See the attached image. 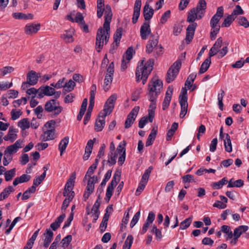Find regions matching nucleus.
<instances>
[{"label": "nucleus", "mask_w": 249, "mask_h": 249, "mask_svg": "<svg viewBox=\"0 0 249 249\" xmlns=\"http://www.w3.org/2000/svg\"><path fill=\"white\" fill-rule=\"evenodd\" d=\"M144 60L142 59L139 62V64L136 70V79L137 82L142 80L143 85H144L147 81L149 75L150 74L153 69L154 59H149L144 64Z\"/></svg>", "instance_id": "obj_1"}, {"label": "nucleus", "mask_w": 249, "mask_h": 249, "mask_svg": "<svg viewBox=\"0 0 249 249\" xmlns=\"http://www.w3.org/2000/svg\"><path fill=\"white\" fill-rule=\"evenodd\" d=\"M202 18L201 15L198 14L194 8H192L188 14L187 21L189 23H192L188 25L186 29V35L185 37V41L187 44L190 43L192 41L196 29L197 27V24L194 22L197 19H200Z\"/></svg>", "instance_id": "obj_2"}, {"label": "nucleus", "mask_w": 249, "mask_h": 249, "mask_svg": "<svg viewBox=\"0 0 249 249\" xmlns=\"http://www.w3.org/2000/svg\"><path fill=\"white\" fill-rule=\"evenodd\" d=\"M163 88L162 81L160 79L151 80L148 84V99L150 102H156L157 98Z\"/></svg>", "instance_id": "obj_3"}, {"label": "nucleus", "mask_w": 249, "mask_h": 249, "mask_svg": "<svg viewBox=\"0 0 249 249\" xmlns=\"http://www.w3.org/2000/svg\"><path fill=\"white\" fill-rule=\"evenodd\" d=\"M105 30L102 27H100L97 31L96 37V46H97V51L99 53L101 49H102L104 45V40H105V44H107L109 38V29L104 28Z\"/></svg>", "instance_id": "obj_4"}, {"label": "nucleus", "mask_w": 249, "mask_h": 249, "mask_svg": "<svg viewBox=\"0 0 249 249\" xmlns=\"http://www.w3.org/2000/svg\"><path fill=\"white\" fill-rule=\"evenodd\" d=\"M181 66V62L178 60L170 67L166 76L165 80L167 83H170L175 80L179 72Z\"/></svg>", "instance_id": "obj_5"}, {"label": "nucleus", "mask_w": 249, "mask_h": 249, "mask_svg": "<svg viewBox=\"0 0 249 249\" xmlns=\"http://www.w3.org/2000/svg\"><path fill=\"white\" fill-rule=\"evenodd\" d=\"M187 100V90L186 88H182L179 96V103L181 107L180 118L184 117L187 113L188 108Z\"/></svg>", "instance_id": "obj_6"}, {"label": "nucleus", "mask_w": 249, "mask_h": 249, "mask_svg": "<svg viewBox=\"0 0 249 249\" xmlns=\"http://www.w3.org/2000/svg\"><path fill=\"white\" fill-rule=\"evenodd\" d=\"M121 174L116 172L113 177L111 182L108 184L105 199L108 202L111 197L114 187L117 185L120 180Z\"/></svg>", "instance_id": "obj_7"}, {"label": "nucleus", "mask_w": 249, "mask_h": 249, "mask_svg": "<svg viewBox=\"0 0 249 249\" xmlns=\"http://www.w3.org/2000/svg\"><path fill=\"white\" fill-rule=\"evenodd\" d=\"M58 105V103H56L55 100H50L46 103L45 109L47 112H53L54 115H58L62 110V107Z\"/></svg>", "instance_id": "obj_8"}, {"label": "nucleus", "mask_w": 249, "mask_h": 249, "mask_svg": "<svg viewBox=\"0 0 249 249\" xmlns=\"http://www.w3.org/2000/svg\"><path fill=\"white\" fill-rule=\"evenodd\" d=\"M43 134L42 135V140L47 141L53 140L55 138V129L53 125H44Z\"/></svg>", "instance_id": "obj_9"}, {"label": "nucleus", "mask_w": 249, "mask_h": 249, "mask_svg": "<svg viewBox=\"0 0 249 249\" xmlns=\"http://www.w3.org/2000/svg\"><path fill=\"white\" fill-rule=\"evenodd\" d=\"M159 36L154 35L150 36V39L148 41L146 45V53H151L159 45Z\"/></svg>", "instance_id": "obj_10"}, {"label": "nucleus", "mask_w": 249, "mask_h": 249, "mask_svg": "<svg viewBox=\"0 0 249 249\" xmlns=\"http://www.w3.org/2000/svg\"><path fill=\"white\" fill-rule=\"evenodd\" d=\"M140 36L142 39L146 40L149 36H151V31L149 22H145L140 28Z\"/></svg>", "instance_id": "obj_11"}, {"label": "nucleus", "mask_w": 249, "mask_h": 249, "mask_svg": "<svg viewBox=\"0 0 249 249\" xmlns=\"http://www.w3.org/2000/svg\"><path fill=\"white\" fill-rule=\"evenodd\" d=\"M123 28L120 27L117 29L113 36L114 43L112 44L111 48L110 49L109 52L111 53H113V50L116 49L120 43V40L122 36Z\"/></svg>", "instance_id": "obj_12"}, {"label": "nucleus", "mask_w": 249, "mask_h": 249, "mask_svg": "<svg viewBox=\"0 0 249 249\" xmlns=\"http://www.w3.org/2000/svg\"><path fill=\"white\" fill-rule=\"evenodd\" d=\"M105 8L106 10H105L104 16L105 21L103 24V27L109 29V24L111 21L112 13L111 7L109 5H106Z\"/></svg>", "instance_id": "obj_13"}, {"label": "nucleus", "mask_w": 249, "mask_h": 249, "mask_svg": "<svg viewBox=\"0 0 249 249\" xmlns=\"http://www.w3.org/2000/svg\"><path fill=\"white\" fill-rule=\"evenodd\" d=\"M173 90L174 88L172 86H170L168 87L167 90L165 93V96L162 103L163 110H165L168 107L172 98Z\"/></svg>", "instance_id": "obj_14"}, {"label": "nucleus", "mask_w": 249, "mask_h": 249, "mask_svg": "<svg viewBox=\"0 0 249 249\" xmlns=\"http://www.w3.org/2000/svg\"><path fill=\"white\" fill-rule=\"evenodd\" d=\"M40 28V24H27L24 28V31L26 34L32 35L36 34Z\"/></svg>", "instance_id": "obj_15"}, {"label": "nucleus", "mask_w": 249, "mask_h": 249, "mask_svg": "<svg viewBox=\"0 0 249 249\" xmlns=\"http://www.w3.org/2000/svg\"><path fill=\"white\" fill-rule=\"evenodd\" d=\"M112 112V111L109 109V107H107L105 106H104V109L99 112L98 114V117L96 120V122L95 123V124H97V121L100 123V124H105L106 123L105 121V118L107 115H109Z\"/></svg>", "instance_id": "obj_16"}, {"label": "nucleus", "mask_w": 249, "mask_h": 249, "mask_svg": "<svg viewBox=\"0 0 249 249\" xmlns=\"http://www.w3.org/2000/svg\"><path fill=\"white\" fill-rule=\"evenodd\" d=\"M140 107L139 106L135 107L127 115V118L125 120L124 124H133L135 118L139 111Z\"/></svg>", "instance_id": "obj_17"}, {"label": "nucleus", "mask_w": 249, "mask_h": 249, "mask_svg": "<svg viewBox=\"0 0 249 249\" xmlns=\"http://www.w3.org/2000/svg\"><path fill=\"white\" fill-rule=\"evenodd\" d=\"M154 10L149 6L147 2L145 3L143 9V14L145 20H149L154 15Z\"/></svg>", "instance_id": "obj_18"}, {"label": "nucleus", "mask_w": 249, "mask_h": 249, "mask_svg": "<svg viewBox=\"0 0 249 249\" xmlns=\"http://www.w3.org/2000/svg\"><path fill=\"white\" fill-rule=\"evenodd\" d=\"M18 132V129L14 128L13 126L10 127L8 134L4 137L5 141H10L13 142L17 138V133Z\"/></svg>", "instance_id": "obj_19"}, {"label": "nucleus", "mask_w": 249, "mask_h": 249, "mask_svg": "<svg viewBox=\"0 0 249 249\" xmlns=\"http://www.w3.org/2000/svg\"><path fill=\"white\" fill-rule=\"evenodd\" d=\"M44 236L45 239H44L43 246L45 248H47L53 239V233L50 229H47L44 233Z\"/></svg>", "instance_id": "obj_20"}, {"label": "nucleus", "mask_w": 249, "mask_h": 249, "mask_svg": "<svg viewBox=\"0 0 249 249\" xmlns=\"http://www.w3.org/2000/svg\"><path fill=\"white\" fill-rule=\"evenodd\" d=\"M207 8V3L205 0H199L197 6L194 8L196 13L202 16L203 17Z\"/></svg>", "instance_id": "obj_21"}, {"label": "nucleus", "mask_w": 249, "mask_h": 249, "mask_svg": "<svg viewBox=\"0 0 249 249\" xmlns=\"http://www.w3.org/2000/svg\"><path fill=\"white\" fill-rule=\"evenodd\" d=\"M27 80L30 83L31 86H34L37 84L38 80V76L36 72L34 71H30L27 75Z\"/></svg>", "instance_id": "obj_22"}, {"label": "nucleus", "mask_w": 249, "mask_h": 249, "mask_svg": "<svg viewBox=\"0 0 249 249\" xmlns=\"http://www.w3.org/2000/svg\"><path fill=\"white\" fill-rule=\"evenodd\" d=\"M155 114L152 111L148 112V115L142 117L139 121L138 124H145L147 123L153 122Z\"/></svg>", "instance_id": "obj_23"}, {"label": "nucleus", "mask_w": 249, "mask_h": 249, "mask_svg": "<svg viewBox=\"0 0 249 249\" xmlns=\"http://www.w3.org/2000/svg\"><path fill=\"white\" fill-rule=\"evenodd\" d=\"M158 132V127L154 126L151 130L150 134L149 135L146 141L145 145L149 146L152 145L156 137Z\"/></svg>", "instance_id": "obj_24"}, {"label": "nucleus", "mask_w": 249, "mask_h": 249, "mask_svg": "<svg viewBox=\"0 0 249 249\" xmlns=\"http://www.w3.org/2000/svg\"><path fill=\"white\" fill-rule=\"evenodd\" d=\"M117 98V95L114 93L112 94L107 100L106 103L104 105L107 107H109V109L113 111L114 108V104Z\"/></svg>", "instance_id": "obj_25"}, {"label": "nucleus", "mask_w": 249, "mask_h": 249, "mask_svg": "<svg viewBox=\"0 0 249 249\" xmlns=\"http://www.w3.org/2000/svg\"><path fill=\"white\" fill-rule=\"evenodd\" d=\"M97 182V176H94L92 177H90L88 180L86 191L92 193L94 190V184Z\"/></svg>", "instance_id": "obj_26"}, {"label": "nucleus", "mask_w": 249, "mask_h": 249, "mask_svg": "<svg viewBox=\"0 0 249 249\" xmlns=\"http://www.w3.org/2000/svg\"><path fill=\"white\" fill-rule=\"evenodd\" d=\"M69 142V137L68 136L65 137L63 139L61 140L59 144L58 148L60 152V155L62 156L65 151L67 145Z\"/></svg>", "instance_id": "obj_27"}, {"label": "nucleus", "mask_w": 249, "mask_h": 249, "mask_svg": "<svg viewBox=\"0 0 249 249\" xmlns=\"http://www.w3.org/2000/svg\"><path fill=\"white\" fill-rule=\"evenodd\" d=\"M113 78V76H111V75L106 74L103 85V89L105 91H107L109 89Z\"/></svg>", "instance_id": "obj_28"}, {"label": "nucleus", "mask_w": 249, "mask_h": 249, "mask_svg": "<svg viewBox=\"0 0 249 249\" xmlns=\"http://www.w3.org/2000/svg\"><path fill=\"white\" fill-rule=\"evenodd\" d=\"M244 182L242 179H239L234 181L233 178H231L229 181L227 187H242L244 185Z\"/></svg>", "instance_id": "obj_29"}, {"label": "nucleus", "mask_w": 249, "mask_h": 249, "mask_svg": "<svg viewBox=\"0 0 249 249\" xmlns=\"http://www.w3.org/2000/svg\"><path fill=\"white\" fill-rule=\"evenodd\" d=\"M14 191L15 189L12 186H9L4 188L3 191L0 194V201L8 197L9 195Z\"/></svg>", "instance_id": "obj_30"}, {"label": "nucleus", "mask_w": 249, "mask_h": 249, "mask_svg": "<svg viewBox=\"0 0 249 249\" xmlns=\"http://www.w3.org/2000/svg\"><path fill=\"white\" fill-rule=\"evenodd\" d=\"M110 214L107 213H107H105L101 223L100 225V230L102 233L104 232L107 228V221L109 219Z\"/></svg>", "instance_id": "obj_31"}, {"label": "nucleus", "mask_w": 249, "mask_h": 249, "mask_svg": "<svg viewBox=\"0 0 249 249\" xmlns=\"http://www.w3.org/2000/svg\"><path fill=\"white\" fill-rule=\"evenodd\" d=\"M13 16L16 19H32L34 17L32 14H25L22 13H14Z\"/></svg>", "instance_id": "obj_32"}, {"label": "nucleus", "mask_w": 249, "mask_h": 249, "mask_svg": "<svg viewBox=\"0 0 249 249\" xmlns=\"http://www.w3.org/2000/svg\"><path fill=\"white\" fill-rule=\"evenodd\" d=\"M249 229V227L246 225H241L239 226L238 227L236 228L233 231V235H235L239 238L240 237L241 235L243 233L247 231Z\"/></svg>", "instance_id": "obj_33"}, {"label": "nucleus", "mask_w": 249, "mask_h": 249, "mask_svg": "<svg viewBox=\"0 0 249 249\" xmlns=\"http://www.w3.org/2000/svg\"><path fill=\"white\" fill-rule=\"evenodd\" d=\"M211 64V59L210 58H207L201 64L198 73L201 74L205 72L209 69Z\"/></svg>", "instance_id": "obj_34"}, {"label": "nucleus", "mask_w": 249, "mask_h": 249, "mask_svg": "<svg viewBox=\"0 0 249 249\" xmlns=\"http://www.w3.org/2000/svg\"><path fill=\"white\" fill-rule=\"evenodd\" d=\"M16 169L15 168L8 171L6 170L4 173L5 181H9L11 180L16 176Z\"/></svg>", "instance_id": "obj_35"}, {"label": "nucleus", "mask_w": 249, "mask_h": 249, "mask_svg": "<svg viewBox=\"0 0 249 249\" xmlns=\"http://www.w3.org/2000/svg\"><path fill=\"white\" fill-rule=\"evenodd\" d=\"M153 170L152 166H149L145 171L143 175L142 176V178L140 182L142 183L147 184L150 174Z\"/></svg>", "instance_id": "obj_36"}, {"label": "nucleus", "mask_w": 249, "mask_h": 249, "mask_svg": "<svg viewBox=\"0 0 249 249\" xmlns=\"http://www.w3.org/2000/svg\"><path fill=\"white\" fill-rule=\"evenodd\" d=\"M225 150L230 153L232 151V145L230 139V136L228 134H226V140L224 141Z\"/></svg>", "instance_id": "obj_37"}, {"label": "nucleus", "mask_w": 249, "mask_h": 249, "mask_svg": "<svg viewBox=\"0 0 249 249\" xmlns=\"http://www.w3.org/2000/svg\"><path fill=\"white\" fill-rule=\"evenodd\" d=\"M178 125H171V127L168 129L166 136V141H169L172 139V136L178 129Z\"/></svg>", "instance_id": "obj_38"}, {"label": "nucleus", "mask_w": 249, "mask_h": 249, "mask_svg": "<svg viewBox=\"0 0 249 249\" xmlns=\"http://www.w3.org/2000/svg\"><path fill=\"white\" fill-rule=\"evenodd\" d=\"M235 17H233L231 15H229L226 18H225L223 22L221 27H228L232 22L234 20Z\"/></svg>", "instance_id": "obj_39"}, {"label": "nucleus", "mask_w": 249, "mask_h": 249, "mask_svg": "<svg viewBox=\"0 0 249 249\" xmlns=\"http://www.w3.org/2000/svg\"><path fill=\"white\" fill-rule=\"evenodd\" d=\"M151 232L156 235V238L157 240L160 241L162 238V235L161 231L158 229L157 226L155 225L152 226V229Z\"/></svg>", "instance_id": "obj_40"}, {"label": "nucleus", "mask_w": 249, "mask_h": 249, "mask_svg": "<svg viewBox=\"0 0 249 249\" xmlns=\"http://www.w3.org/2000/svg\"><path fill=\"white\" fill-rule=\"evenodd\" d=\"M192 221V217H189L182 221L180 224V230H185L191 225Z\"/></svg>", "instance_id": "obj_41"}, {"label": "nucleus", "mask_w": 249, "mask_h": 249, "mask_svg": "<svg viewBox=\"0 0 249 249\" xmlns=\"http://www.w3.org/2000/svg\"><path fill=\"white\" fill-rule=\"evenodd\" d=\"M133 237L129 235L126 238L124 244L123 246V249H130L133 243Z\"/></svg>", "instance_id": "obj_42"}, {"label": "nucleus", "mask_w": 249, "mask_h": 249, "mask_svg": "<svg viewBox=\"0 0 249 249\" xmlns=\"http://www.w3.org/2000/svg\"><path fill=\"white\" fill-rule=\"evenodd\" d=\"M75 86V83L72 80H70L68 82L66 83L64 85V90L67 92H70L72 90Z\"/></svg>", "instance_id": "obj_43"}, {"label": "nucleus", "mask_w": 249, "mask_h": 249, "mask_svg": "<svg viewBox=\"0 0 249 249\" xmlns=\"http://www.w3.org/2000/svg\"><path fill=\"white\" fill-rule=\"evenodd\" d=\"M238 23L245 28H247L249 27V22L245 17L240 16L237 18Z\"/></svg>", "instance_id": "obj_44"}, {"label": "nucleus", "mask_w": 249, "mask_h": 249, "mask_svg": "<svg viewBox=\"0 0 249 249\" xmlns=\"http://www.w3.org/2000/svg\"><path fill=\"white\" fill-rule=\"evenodd\" d=\"M72 239V236L70 234L68 235L64 238H63L61 242V243L62 244V247L64 248L67 247L69 245L70 243L71 242Z\"/></svg>", "instance_id": "obj_45"}, {"label": "nucleus", "mask_w": 249, "mask_h": 249, "mask_svg": "<svg viewBox=\"0 0 249 249\" xmlns=\"http://www.w3.org/2000/svg\"><path fill=\"white\" fill-rule=\"evenodd\" d=\"M134 50L132 47H129L125 52L123 58L126 59L128 61H129L132 58Z\"/></svg>", "instance_id": "obj_46"}, {"label": "nucleus", "mask_w": 249, "mask_h": 249, "mask_svg": "<svg viewBox=\"0 0 249 249\" xmlns=\"http://www.w3.org/2000/svg\"><path fill=\"white\" fill-rule=\"evenodd\" d=\"M220 19V18L213 16L210 20V24L211 27L212 28H216L220 27L219 25H217V24L219 22Z\"/></svg>", "instance_id": "obj_47"}, {"label": "nucleus", "mask_w": 249, "mask_h": 249, "mask_svg": "<svg viewBox=\"0 0 249 249\" xmlns=\"http://www.w3.org/2000/svg\"><path fill=\"white\" fill-rule=\"evenodd\" d=\"M163 48L161 44H159L156 48L153 50L154 51V55L157 58L160 56H161L163 53Z\"/></svg>", "instance_id": "obj_48"}, {"label": "nucleus", "mask_w": 249, "mask_h": 249, "mask_svg": "<svg viewBox=\"0 0 249 249\" xmlns=\"http://www.w3.org/2000/svg\"><path fill=\"white\" fill-rule=\"evenodd\" d=\"M225 95V92L223 90H221V93H218V106L219 108L221 110H223V98Z\"/></svg>", "instance_id": "obj_49"}, {"label": "nucleus", "mask_w": 249, "mask_h": 249, "mask_svg": "<svg viewBox=\"0 0 249 249\" xmlns=\"http://www.w3.org/2000/svg\"><path fill=\"white\" fill-rule=\"evenodd\" d=\"M244 12L239 5H236L235 9L233 10L231 15L234 17V16L243 15Z\"/></svg>", "instance_id": "obj_50"}, {"label": "nucleus", "mask_w": 249, "mask_h": 249, "mask_svg": "<svg viewBox=\"0 0 249 249\" xmlns=\"http://www.w3.org/2000/svg\"><path fill=\"white\" fill-rule=\"evenodd\" d=\"M182 182L184 183L187 182H195L196 180L194 179V177L190 174L185 175L182 177Z\"/></svg>", "instance_id": "obj_51"}, {"label": "nucleus", "mask_w": 249, "mask_h": 249, "mask_svg": "<svg viewBox=\"0 0 249 249\" xmlns=\"http://www.w3.org/2000/svg\"><path fill=\"white\" fill-rule=\"evenodd\" d=\"M126 144V142L125 141H123L121 142L118 146L117 148V151L120 154H121L124 153H125V146Z\"/></svg>", "instance_id": "obj_52"}, {"label": "nucleus", "mask_w": 249, "mask_h": 249, "mask_svg": "<svg viewBox=\"0 0 249 249\" xmlns=\"http://www.w3.org/2000/svg\"><path fill=\"white\" fill-rule=\"evenodd\" d=\"M74 22L79 24H85L84 17L82 13L80 12H77L76 13V17L74 19Z\"/></svg>", "instance_id": "obj_53"}, {"label": "nucleus", "mask_w": 249, "mask_h": 249, "mask_svg": "<svg viewBox=\"0 0 249 249\" xmlns=\"http://www.w3.org/2000/svg\"><path fill=\"white\" fill-rule=\"evenodd\" d=\"M140 216V211L137 212L132 218L130 224V227L133 228L138 222Z\"/></svg>", "instance_id": "obj_54"}, {"label": "nucleus", "mask_w": 249, "mask_h": 249, "mask_svg": "<svg viewBox=\"0 0 249 249\" xmlns=\"http://www.w3.org/2000/svg\"><path fill=\"white\" fill-rule=\"evenodd\" d=\"M226 46L223 47V48L221 50H219L218 51V58H221L224 57L228 53V45H229V43H225Z\"/></svg>", "instance_id": "obj_55"}, {"label": "nucleus", "mask_w": 249, "mask_h": 249, "mask_svg": "<svg viewBox=\"0 0 249 249\" xmlns=\"http://www.w3.org/2000/svg\"><path fill=\"white\" fill-rule=\"evenodd\" d=\"M222 41V38L221 37H218L212 48L213 50H216L218 52L219 48L221 47Z\"/></svg>", "instance_id": "obj_56"}, {"label": "nucleus", "mask_w": 249, "mask_h": 249, "mask_svg": "<svg viewBox=\"0 0 249 249\" xmlns=\"http://www.w3.org/2000/svg\"><path fill=\"white\" fill-rule=\"evenodd\" d=\"M170 10H167L163 14L160 19V22L161 24H164L167 21L168 18L170 16Z\"/></svg>", "instance_id": "obj_57"}, {"label": "nucleus", "mask_w": 249, "mask_h": 249, "mask_svg": "<svg viewBox=\"0 0 249 249\" xmlns=\"http://www.w3.org/2000/svg\"><path fill=\"white\" fill-rule=\"evenodd\" d=\"M72 200V196L69 197V198H66L63 202L61 207V210L65 211L67 207L69 206L70 202Z\"/></svg>", "instance_id": "obj_58"}, {"label": "nucleus", "mask_w": 249, "mask_h": 249, "mask_svg": "<svg viewBox=\"0 0 249 249\" xmlns=\"http://www.w3.org/2000/svg\"><path fill=\"white\" fill-rule=\"evenodd\" d=\"M129 218V213H127L126 214L124 213V217L122 219V224L121 227V230L123 231V229L126 228V225L127 224Z\"/></svg>", "instance_id": "obj_59"}, {"label": "nucleus", "mask_w": 249, "mask_h": 249, "mask_svg": "<svg viewBox=\"0 0 249 249\" xmlns=\"http://www.w3.org/2000/svg\"><path fill=\"white\" fill-rule=\"evenodd\" d=\"M182 26L178 23H176L173 27V34L175 36H178L181 32Z\"/></svg>", "instance_id": "obj_60"}, {"label": "nucleus", "mask_w": 249, "mask_h": 249, "mask_svg": "<svg viewBox=\"0 0 249 249\" xmlns=\"http://www.w3.org/2000/svg\"><path fill=\"white\" fill-rule=\"evenodd\" d=\"M44 87L45 91L44 92V94L46 96H52L54 93V89L50 87L49 86H45Z\"/></svg>", "instance_id": "obj_61"}, {"label": "nucleus", "mask_w": 249, "mask_h": 249, "mask_svg": "<svg viewBox=\"0 0 249 249\" xmlns=\"http://www.w3.org/2000/svg\"><path fill=\"white\" fill-rule=\"evenodd\" d=\"M11 119L13 120H16L21 115L22 112L20 111H17L16 109H13L11 111Z\"/></svg>", "instance_id": "obj_62"}, {"label": "nucleus", "mask_w": 249, "mask_h": 249, "mask_svg": "<svg viewBox=\"0 0 249 249\" xmlns=\"http://www.w3.org/2000/svg\"><path fill=\"white\" fill-rule=\"evenodd\" d=\"M141 93L142 91L141 89H137L135 90L132 94V100L133 101H137L139 99Z\"/></svg>", "instance_id": "obj_63"}, {"label": "nucleus", "mask_w": 249, "mask_h": 249, "mask_svg": "<svg viewBox=\"0 0 249 249\" xmlns=\"http://www.w3.org/2000/svg\"><path fill=\"white\" fill-rule=\"evenodd\" d=\"M74 180H71V178H69L65 185L64 190L71 191L74 186Z\"/></svg>", "instance_id": "obj_64"}]
</instances>
